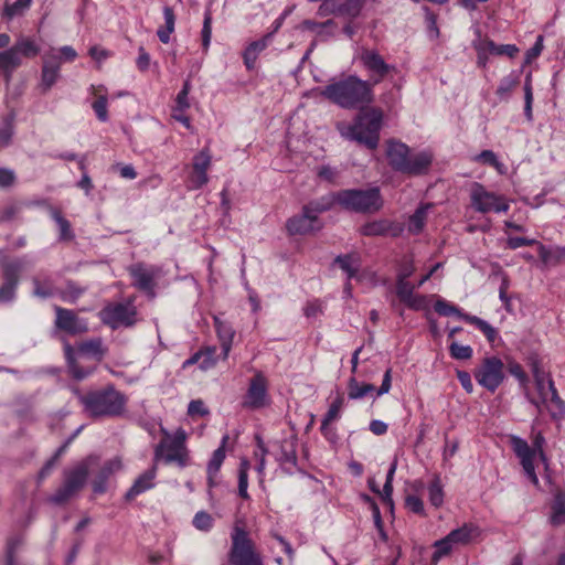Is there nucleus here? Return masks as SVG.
Instances as JSON below:
<instances>
[{"label":"nucleus","mask_w":565,"mask_h":565,"mask_svg":"<svg viewBox=\"0 0 565 565\" xmlns=\"http://www.w3.org/2000/svg\"><path fill=\"white\" fill-rule=\"evenodd\" d=\"M271 40V33L248 44L243 53L244 64L247 70H254L259 54L268 46Z\"/></svg>","instance_id":"nucleus-28"},{"label":"nucleus","mask_w":565,"mask_h":565,"mask_svg":"<svg viewBox=\"0 0 565 565\" xmlns=\"http://www.w3.org/2000/svg\"><path fill=\"white\" fill-rule=\"evenodd\" d=\"M382 126V113L376 109L360 114L354 122L350 125L342 135L364 145L369 149H375L380 140V130Z\"/></svg>","instance_id":"nucleus-4"},{"label":"nucleus","mask_w":565,"mask_h":565,"mask_svg":"<svg viewBox=\"0 0 565 565\" xmlns=\"http://www.w3.org/2000/svg\"><path fill=\"white\" fill-rule=\"evenodd\" d=\"M129 274L132 277V285L147 292L149 296H154V279L158 270L152 266H146L143 264H136L129 268Z\"/></svg>","instance_id":"nucleus-21"},{"label":"nucleus","mask_w":565,"mask_h":565,"mask_svg":"<svg viewBox=\"0 0 565 565\" xmlns=\"http://www.w3.org/2000/svg\"><path fill=\"white\" fill-rule=\"evenodd\" d=\"M334 263L348 275V278H354L360 268V257L356 254L340 255Z\"/></svg>","instance_id":"nucleus-37"},{"label":"nucleus","mask_w":565,"mask_h":565,"mask_svg":"<svg viewBox=\"0 0 565 565\" xmlns=\"http://www.w3.org/2000/svg\"><path fill=\"white\" fill-rule=\"evenodd\" d=\"M21 543L20 537H13L8 542L6 565H17L14 562V553Z\"/></svg>","instance_id":"nucleus-64"},{"label":"nucleus","mask_w":565,"mask_h":565,"mask_svg":"<svg viewBox=\"0 0 565 565\" xmlns=\"http://www.w3.org/2000/svg\"><path fill=\"white\" fill-rule=\"evenodd\" d=\"M435 552L431 555V563L434 565H437V563L445 556L449 555L455 546L450 542V540L447 537H443L441 540H438L434 543Z\"/></svg>","instance_id":"nucleus-44"},{"label":"nucleus","mask_w":565,"mask_h":565,"mask_svg":"<svg viewBox=\"0 0 565 565\" xmlns=\"http://www.w3.org/2000/svg\"><path fill=\"white\" fill-rule=\"evenodd\" d=\"M349 398L360 399L365 397L367 394L375 391V386L372 384H360L355 377H351L348 384Z\"/></svg>","instance_id":"nucleus-42"},{"label":"nucleus","mask_w":565,"mask_h":565,"mask_svg":"<svg viewBox=\"0 0 565 565\" xmlns=\"http://www.w3.org/2000/svg\"><path fill=\"white\" fill-rule=\"evenodd\" d=\"M212 166V156L210 153L209 148L202 149L199 153H196L191 163L192 171L189 175V189L191 190H200L204 185H206L210 181L207 175V171Z\"/></svg>","instance_id":"nucleus-16"},{"label":"nucleus","mask_w":565,"mask_h":565,"mask_svg":"<svg viewBox=\"0 0 565 565\" xmlns=\"http://www.w3.org/2000/svg\"><path fill=\"white\" fill-rule=\"evenodd\" d=\"M64 353L68 371L75 380L82 381L94 372L93 367H83L77 363L74 356V349L72 348L71 344L66 343L64 345Z\"/></svg>","instance_id":"nucleus-32"},{"label":"nucleus","mask_w":565,"mask_h":565,"mask_svg":"<svg viewBox=\"0 0 565 565\" xmlns=\"http://www.w3.org/2000/svg\"><path fill=\"white\" fill-rule=\"evenodd\" d=\"M344 405L342 396H338L329 406L328 412L324 414L321 424H331L341 417V411Z\"/></svg>","instance_id":"nucleus-48"},{"label":"nucleus","mask_w":565,"mask_h":565,"mask_svg":"<svg viewBox=\"0 0 565 565\" xmlns=\"http://www.w3.org/2000/svg\"><path fill=\"white\" fill-rule=\"evenodd\" d=\"M321 227L320 221L316 220L310 213H306L305 207H302L301 214L289 218L287 222V230L291 235L309 234L319 231Z\"/></svg>","instance_id":"nucleus-22"},{"label":"nucleus","mask_w":565,"mask_h":565,"mask_svg":"<svg viewBox=\"0 0 565 565\" xmlns=\"http://www.w3.org/2000/svg\"><path fill=\"white\" fill-rule=\"evenodd\" d=\"M470 203L475 211L486 213H507L510 209L509 200L491 192L481 183L475 182L470 188Z\"/></svg>","instance_id":"nucleus-10"},{"label":"nucleus","mask_w":565,"mask_h":565,"mask_svg":"<svg viewBox=\"0 0 565 565\" xmlns=\"http://www.w3.org/2000/svg\"><path fill=\"white\" fill-rule=\"evenodd\" d=\"M509 372L513 375L520 383V385L525 390L527 387L529 377L523 371L521 364L518 362L509 363Z\"/></svg>","instance_id":"nucleus-61"},{"label":"nucleus","mask_w":565,"mask_h":565,"mask_svg":"<svg viewBox=\"0 0 565 565\" xmlns=\"http://www.w3.org/2000/svg\"><path fill=\"white\" fill-rule=\"evenodd\" d=\"M164 439L156 447L154 458H164L168 463L175 462L179 467H186L189 463V452L185 447L186 431L179 428L171 435L167 429L161 428Z\"/></svg>","instance_id":"nucleus-9"},{"label":"nucleus","mask_w":565,"mask_h":565,"mask_svg":"<svg viewBox=\"0 0 565 565\" xmlns=\"http://www.w3.org/2000/svg\"><path fill=\"white\" fill-rule=\"evenodd\" d=\"M318 9V14L327 17L330 14L341 15V4L339 0H322Z\"/></svg>","instance_id":"nucleus-59"},{"label":"nucleus","mask_w":565,"mask_h":565,"mask_svg":"<svg viewBox=\"0 0 565 565\" xmlns=\"http://www.w3.org/2000/svg\"><path fill=\"white\" fill-rule=\"evenodd\" d=\"M473 161L493 167L500 174H503L505 167L498 160L497 154L492 150H483L473 157Z\"/></svg>","instance_id":"nucleus-43"},{"label":"nucleus","mask_w":565,"mask_h":565,"mask_svg":"<svg viewBox=\"0 0 565 565\" xmlns=\"http://www.w3.org/2000/svg\"><path fill=\"white\" fill-rule=\"evenodd\" d=\"M462 320L475 324L486 335L489 342L493 343L498 338V331L486 320L470 315H462Z\"/></svg>","instance_id":"nucleus-40"},{"label":"nucleus","mask_w":565,"mask_h":565,"mask_svg":"<svg viewBox=\"0 0 565 565\" xmlns=\"http://www.w3.org/2000/svg\"><path fill=\"white\" fill-rule=\"evenodd\" d=\"M188 414L192 417L194 416H206L210 414L207 407L204 405L202 399H193L189 403Z\"/></svg>","instance_id":"nucleus-62"},{"label":"nucleus","mask_w":565,"mask_h":565,"mask_svg":"<svg viewBox=\"0 0 565 565\" xmlns=\"http://www.w3.org/2000/svg\"><path fill=\"white\" fill-rule=\"evenodd\" d=\"M201 35H202V46H203L204 51H207L210 43H211V38H212V14L209 10L205 11V13H204L203 28L201 31Z\"/></svg>","instance_id":"nucleus-56"},{"label":"nucleus","mask_w":565,"mask_h":565,"mask_svg":"<svg viewBox=\"0 0 565 565\" xmlns=\"http://www.w3.org/2000/svg\"><path fill=\"white\" fill-rule=\"evenodd\" d=\"M85 289L77 286L73 281H68L65 290L61 291L60 296L63 301L75 303L77 299L84 294Z\"/></svg>","instance_id":"nucleus-50"},{"label":"nucleus","mask_w":565,"mask_h":565,"mask_svg":"<svg viewBox=\"0 0 565 565\" xmlns=\"http://www.w3.org/2000/svg\"><path fill=\"white\" fill-rule=\"evenodd\" d=\"M340 206L347 211L371 214L380 211L383 199L379 188L339 191Z\"/></svg>","instance_id":"nucleus-7"},{"label":"nucleus","mask_w":565,"mask_h":565,"mask_svg":"<svg viewBox=\"0 0 565 565\" xmlns=\"http://www.w3.org/2000/svg\"><path fill=\"white\" fill-rule=\"evenodd\" d=\"M217 349L216 347H207L204 350H201L202 358L200 363L201 370H209L213 367L217 362L216 355Z\"/></svg>","instance_id":"nucleus-54"},{"label":"nucleus","mask_w":565,"mask_h":565,"mask_svg":"<svg viewBox=\"0 0 565 565\" xmlns=\"http://www.w3.org/2000/svg\"><path fill=\"white\" fill-rule=\"evenodd\" d=\"M29 262L25 258L15 259L4 266V282L0 287V303H7L14 299L19 282V274Z\"/></svg>","instance_id":"nucleus-17"},{"label":"nucleus","mask_w":565,"mask_h":565,"mask_svg":"<svg viewBox=\"0 0 565 565\" xmlns=\"http://www.w3.org/2000/svg\"><path fill=\"white\" fill-rule=\"evenodd\" d=\"M361 234L364 236H385L391 235L393 237L399 236L403 232V226L395 224L388 220H375L365 223L361 230Z\"/></svg>","instance_id":"nucleus-23"},{"label":"nucleus","mask_w":565,"mask_h":565,"mask_svg":"<svg viewBox=\"0 0 565 565\" xmlns=\"http://www.w3.org/2000/svg\"><path fill=\"white\" fill-rule=\"evenodd\" d=\"M320 94L344 109H360L374 99L372 83L356 75L331 81Z\"/></svg>","instance_id":"nucleus-1"},{"label":"nucleus","mask_w":565,"mask_h":565,"mask_svg":"<svg viewBox=\"0 0 565 565\" xmlns=\"http://www.w3.org/2000/svg\"><path fill=\"white\" fill-rule=\"evenodd\" d=\"M267 402V380L262 372H257L250 380L243 405L247 408H262Z\"/></svg>","instance_id":"nucleus-19"},{"label":"nucleus","mask_w":565,"mask_h":565,"mask_svg":"<svg viewBox=\"0 0 565 565\" xmlns=\"http://www.w3.org/2000/svg\"><path fill=\"white\" fill-rule=\"evenodd\" d=\"M536 396L532 395L527 387L524 395L537 411L539 415L547 412L553 419L565 416V402L559 397L552 379L535 383Z\"/></svg>","instance_id":"nucleus-5"},{"label":"nucleus","mask_w":565,"mask_h":565,"mask_svg":"<svg viewBox=\"0 0 565 565\" xmlns=\"http://www.w3.org/2000/svg\"><path fill=\"white\" fill-rule=\"evenodd\" d=\"M214 326L221 342L222 358L225 360L227 359L230 351L232 349L235 331L233 330L230 323L222 321L217 317H214Z\"/></svg>","instance_id":"nucleus-30"},{"label":"nucleus","mask_w":565,"mask_h":565,"mask_svg":"<svg viewBox=\"0 0 565 565\" xmlns=\"http://www.w3.org/2000/svg\"><path fill=\"white\" fill-rule=\"evenodd\" d=\"M54 310L56 313L55 327L57 329L72 335L81 334L88 330L87 322L78 318L73 310L58 306H55Z\"/></svg>","instance_id":"nucleus-20"},{"label":"nucleus","mask_w":565,"mask_h":565,"mask_svg":"<svg viewBox=\"0 0 565 565\" xmlns=\"http://www.w3.org/2000/svg\"><path fill=\"white\" fill-rule=\"evenodd\" d=\"M537 244V241L534 238H527V237H509L507 239V246L510 249H518L522 246H535Z\"/></svg>","instance_id":"nucleus-63"},{"label":"nucleus","mask_w":565,"mask_h":565,"mask_svg":"<svg viewBox=\"0 0 565 565\" xmlns=\"http://www.w3.org/2000/svg\"><path fill=\"white\" fill-rule=\"evenodd\" d=\"M428 499L430 503L438 508L444 502V491L439 477H435L428 486Z\"/></svg>","instance_id":"nucleus-46"},{"label":"nucleus","mask_w":565,"mask_h":565,"mask_svg":"<svg viewBox=\"0 0 565 565\" xmlns=\"http://www.w3.org/2000/svg\"><path fill=\"white\" fill-rule=\"evenodd\" d=\"M535 246L537 248L539 256L544 265L548 266L558 264L556 246L547 247L539 241Z\"/></svg>","instance_id":"nucleus-47"},{"label":"nucleus","mask_w":565,"mask_h":565,"mask_svg":"<svg viewBox=\"0 0 565 565\" xmlns=\"http://www.w3.org/2000/svg\"><path fill=\"white\" fill-rule=\"evenodd\" d=\"M449 352L451 358L456 360H469L472 356L473 350L470 345L452 342L449 345Z\"/></svg>","instance_id":"nucleus-53"},{"label":"nucleus","mask_w":565,"mask_h":565,"mask_svg":"<svg viewBox=\"0 0 565 565\" xmlns=\"http://www.w3.org/2000/svg\"><path fill=\"white\" fill-rule=\"evenodd\" d=\"M22 63L23 60L12 46L0 52V75L4 78L7 84L11 82L13 73Z\"/></svg>","instance_id":"nucleus-24"},{"label":"nucleus","mask_w":565,"mask_h":565,"mask_svg":"<svg viewBox=\"0 0 565 565\" xmlns=\"http://www.w3.org/2000/svg\"><path fill=\"white\" fill-rule=\"evenodd\" d=\"M137 310L131 302L109 303L100 312V320L111 329L131 327L136 322Z\"/></svg>","instance_id":"nucleus-14"},{"label":"nucleus","mask_w":565,"mask_h":565,"mask_svg":"<svg viewBox=\"0 0 565 565\" xmlns=\"http://www.w3.org/2000/svg\"><path fill=\"white\" fill-rule=\"evenodd\" d=\"M228 437L224 436L222 438L221 446L215 449L212 454V457L207 463L206 472H207V484L210 488H213L217 484L215 478L217 472L221 469V466L225 459V445L227 443Z\"/></svg>","instance_id":"nucleus-29"},{"label":"nucleus","mask_w":565,"mask_h":565,"mask_svg":"<svg viewBox=\"0 0 565 565\" xmlns=\"http://www.w3.org/2000/svg\"><path fill=\"white\" fill-rule=\"evenodd\" d=\"M14 117V114L11 113L3 120V125L0 128V148L7 147L11 141Z\"/></svg>","instance_id":"nucleus-49"},{"label":"nucleus","mask_w":565,"mask_h":565,"mask_svg":"<svg viewBox=\"0 0 565 565\" xmlns=\"http://www.w3.org/2000/svg\"><path fill=\"white\" fill-rule=\"evenodd\" d=\"M386 157L393 170L409 175L425 173L433 161L429 152H412L407 145L394 140L387 143Z\"/></svg>","instance_id":"nucleus-3"},{"label":"nucleus","mask_w":565,"mask_h":565,"mask_svg":"<svg viewBox=\"0 0 565 565\" xmlns=\"http://www.w3.org/2000/svg\"><path fill=\"white\" fill-rule=\"evenodd\" d=\"M478 527L473 524L466 523L462 526L450 531L447 537L450 540L455 547L460 545H468L478 535Z\"/></svg>","instance_id":"nucleus-31"},{"label":"nucleus","mask_w":565,"mask_h":565,"mask_svg":"<svg viewBox=\"0 0 565 565\" xmlns=\"http://www.w3.org/2000/svg\"><path fill=\"white\" fill-rule=\"evenodd\" d=\"M318 9V14L327 17L330 14L341 15V4L339 0H322Z\"/></svg>","instance_id":"nucleus-58"},{"label":"nucleus","mask_w":565,"mask_h":565,"mask_svg":"<svg viewBox=\"0 0 565 565\" xmlns=\"http://www.w3.org/2000/svg\"><path fill=\"white\" fill-rule=\"evenodd\" d=\"M12 47L22 60L23 57H34L40 53V45L33 38L30 36H20L12 45Z\"/></svg>","instance_id":"nucleus-33"},{"label":"nucleus","mask_w":565,"mask_h":565,"mask_svg":"<svg viewBox=\"0 0 565 565\" xmlns=\"http://www.w3.org/2000/svg\"><path fill=\"white\" fill-rule=\"evenodd\" d=\"M50 215L58 227V238L61 241H72L74 238V233L72 231L71 223L55 207L50 209Z\"/></svg>","instance_id":"nucleus-38"},{"label":"nucleus","mask_w":565,"mask_h":565,"mask_svg":"<svg viewBox=\"0 0 565 565\" xmlns=\"http://www.w3.org/2000/svg\"><path fill=\"white\" fill-rule=\"evenodd\" d=\"M473 375L480 386L494 393L505 379L504 363L498 356H487L475 370Z\"/></svg>","instance_id":"nucleus-12"},{"label":"nucleus","mask_w":565,"mask_h":565,"mask_svg":"<svg viewBox=\"0 0 565 565\" xmlns=\"http://www.w3.org/2000/svg\"><path fill=\"white\" fill-rule=\"evenodd\" d=\"M475 49L477 53H479V62H481V54L489 53L492 55H508L513 57L515 53L519 51L518 47L513 44H495L492 40H481L478 43H475Z\"/></svg>","instance_id":"nucleus-26"},{"label":"nucleus","mask_w":565,"mask_h":565,"mask_svg":"<svg viewBox=\"0 0 565 565\" xmlns=\"http://www.w3.org/2000/svg\"><path fill=\"white\" fill-rule=\"evenodd\" d=\"M355 58L367 72L372 87L381 83L386 75L394 70L393 65L387 64L383 56L375 50L362 47L358 51Z\"/></svg>","instance_id":"nucleus-13"},{"label":"nucleus","mask_w":565,"mask_h":565,"mask_svg":"<svg viewBox=\"0 0 565 565\" xmlns=\"http://www.w3.org/2000/svg\"><path fill=\"white\" fill-rule=\"evenodd\" d=\"M157 468L153 466L143 473H141L132 483L130 489L126 492V499L132 500L136 497L145 493L156 486Z\"/></svg>","instance_id":"nucleus-25"},{"label":"nucleus","mask_w":565,"mask_h":565,"mask_svg":"<svg viewBox=\"0 0 565 565\" xmlns=\"http://www.w3.org/2000/svg\"><path fill=\"white\" fill-rule=\"evenodd\" d=\"M163 19H164V28H159L157 31V35L159 40L167 44L170 41V35L174 32L175 28V14L171 7H163Z\"/></svg>","instance_id":"nucleus-35"},{"label":"nucleus","mask_w":565,"mask_h":565,"mask_svg":"<svg viewBox=\"0 0 565 565\" xmlns=\"http://www.w3.org/2000/svg\"><path fill=\"white\" fill-rule=\"evenodd\" d=\"M78 350L81 353L95 358L100 361L105 355V348L100 338L90 339L79 344Z\"/></svg>","instance_id":"nucleus-39"},{"label":"nucleus","mask_w":565,"mask_h":565,"mask_svg":"<svg viewBox=\"0 0 565 565\" xmlns=\"http://www.w3.org/2000/svg\"><path fill=\"white\" fill-rule=\"evenodd\" d=\"M341 4V15L355 18L360 14L362 9L363 1L362 0H344Z\"/></svg>","instance_id":"nucleus-55"},{"label":"nucleus","mask_w":565,"mask_h":565,"mask_svg":"<svg viewBox=\"0 0 565 565\" xmlns=\"http://www.w3.org/2000/svg\"><path fill=\"white\" fill-rule=\"evenodd\" d=\"M31 6V0H17L4 9L6 15L13 18L23 14Z\"/></svg>","instance_id":"nucleus-60"},{"label":"nucleus","mask_w":565,"mask_h":565,"mask_svg":"<svg viewBox=\"0 0 565 565\" xmlns=\"http://www.w3.org/2000/svg\"><path fill=\"white\" fill-rule=\"evenodd\" d=\"M121 469V461L119 458H114L106 461L100 468L98 475L93 481V491L95 493H103L106 491L108 478Z\"/></svg>","instance_id":"nucleus-27"},{"label":"nucleus","mask_w":565,"mask_h":565,"mask_svg":"<svg viewBox=\"0 0 565 565\" xmlns=\"http://www.w3.org/2000/svg\"><path fill=\"white\" fill-rule=\"evenodd\" d=\"M33 295L39 298H50L55 295V287L50 276H36L32 279Z\"/></svg>","instance_id":"nucleus-36"},{"label":"nucleus","mask_w":565,"mask_h":565,"mask_svg":"<svg viewBox=\"0 0 565 565\" xmlns=\"http://www.w3.org/2000/svg\"><path fill=\"white\" fill-rule=\"evenodd\" d=\"M545 443V438L542 433H537L533 439V447H531L527 441L519 436L512 435L510 436V444L512 450L515 456L519 458L520 463L522 466L523 472L526 478L531 481V483L539 488L540 481L535 472L534 461L536 455L539 454L542 459L545 458L543 451V445Z\"/></svg>","instance_id":"nucleus-6"},{"label":"nucleus","mask_w":565,"mask_h":565,"mask_svg":"<svg viewBox=\"0 0 565 565\" xmlns=\"http://www.w3.org/2000/svg\"><path fill=\"white\" fill-rule=\"evenodd\" d=\"M417 285H412L407 279L397 278L396 296L401 302L412 310L420 311L428 308L429 300L427 296L415 294Z\"/></svg>","instance_id":"nucleus-18"},{"label":"nucleus","mask_w":565,"mask_h":565,"mask_svg":"<svg viewBox=\"0 0 565 565\" xmlns=\"http://www.w3.org/2000/svg\"><path fill=\"white\" fill-rule=\"evenodd\" d=\"M96 461V457L89 456L66 470L62 486L51 497L50 501L62 504L73 498L85 486L89 469Z\"/></svg>","instance_id":"nucleus-8"},{"label":"nucleus","mask_w":565,"mask_h":565,"mask_svg":"<svg viewBox=\"0 0 565 565\" xmlns=\"http://www.w3.org/2000/svg\"><path fill=\"white\" fill-rule=\"evenodd\" d=\"M214 524V519L205 511H199L193 518V525L196 530L209 532Z\"/></svg>","instance_id":"nucleus-51"},{"label":"nucleus","mask_w":565,"mask_h":565,"mask_svg":"<svg viewBox=\"0 0 565 565\" xmlns=\"http://www.w3.org/2000/svg\"><path fill=\"white\" fill-rule=\"evenodd\" d=\"M61 57L56 50L52 49L42 56L41 77L39 88L46 94L61 77Z\"/></svg>","instance_id":"nucleus-15"},{"label":"nucleus","mask_w":565,"mask_h":565,"mask_svg":"<svg viewBox=\"0 0 565 565\" xmlns=\"http://www.w3.org/2000/svg\"><path fill=\"white\" fill-rule=\"evenodd\" d=\"M518 84H519V75L515 73H511L500 81V84L497 88L495 94L501 99H507Z\"/></svg>","instance_id":"nucleus-45"},{"label":"nucleus","mask_w":565,"mask_h":565,"mask_svg":"<svg viewBox=\"0 0 565 565\" xmlns=\"http://www.w3.org/2000/svg\"><path fill=\"white\" fill-rule=\"evenodd\" d=\"M230 561L233 565H262V558L254 550L248 533L237 524L232 532Z\"/></svg>","instance_id":"nucleus-11"},{"label":"nucleus","mask_w":565,"mask_h":565,"mask_svg":"<svg viewBox=\"0 0 565 565\" xmlns=\"http://www.w3.org/2000/svg\"><path fill=\"white\" fill-rule=\"evenodd\" d=\"M431 203L422 204L413 215L409 217L408 232L412 234H419L426 223L428 211L431 209Z\"/></svg>","instance_id":"nucleus-34"},{"label":"nucleus","mask_w":565,"mask_h":565,"mask_svg":"<svg viewBox=\"0 0 565 565\" xmlns=\"http://www.w3.org/2000/svg\"><path fill=\"white\" fill-rule=\"evenodd\" d=\"M435 310L437 313H439L440 316H445V317L456 315L460 319H462V315H463L458 307L454 306L452 303H450L444 299L436 300Z\"/></svg>","instance_id":"nucleus-52"},{"label":"nucleus","mask_w":565,"mask_h":565,"mask_svg":"<svg viewBox=\"0 0 565 565\" xmlns=\"http://www.w3.org/2000/svg\"><path fill=\"white\" fill-rule=\"evenodd\" d=\"M551 522L554 525L565 523V493L557 492L552 504Z\"/></svg>","instance_id":"nucleus-41"},{"label":"nucleus","mask_w":565,"mask_h":565,"mask_svg":"<svg viewBox=\"0 0 565 565\" xmlns=\"http://www.w3.org/2000/svg\"><path fill=\"white\" fill-rule=\"evenodd\" d=\"M75 393L83 405L84 413L92 418L115 417L122 414L125 409V395L111 385L86 394L77 390Z\"/></svg>","instance_id":"nucleus-2"},{"label":"nucleus","mask_w":565,"mask_h":565,"mask_svg":"<svg viewBox=\"0 0 565 565\" xmlns=\"http://www.w3.org/2000/svg\"><path fill=\"white\" fill-rule=\"evenodd\" d=\"M92 108L100 121L105 122L108 120L107 97L105 95H98L93 102Z\"/></svg>","instance_id":"nucleus-57"}]
</instances>
